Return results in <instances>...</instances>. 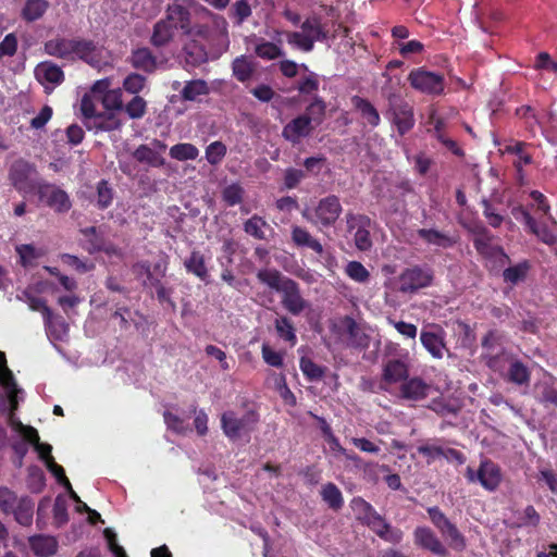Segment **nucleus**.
Masks as SVG:
<instances>
[{"mask_svg":"<svg viewBox=\"0 0 557 557\" xmlns=\"http://www.w3.org/2000/svg\"><path fill=\"white\" fill-rule=\"evenodd\" d=\"M114 191L108 181L101 180L97 184V206L104 210L109 208L113 201Z\"/></svg>","mask_w":557,"mask_h":557,"instance_id":"5fc2aeb1","label":"nucleus"},{"mask_svg":"<svg viewBox=\"0 0 557 557\" xmlns=\"http://www.w3.org/2000/svg\"><path fill=\"white\" fill-rule=\"evenodd\" d=\"M350 507L356 516V519L368 525L370 529L382 518V516L373 508V506L362 497H354L350 502Z\"/></svg>","mask_w":557,"mask_h":557,"instance_id":"a211bd4d","label":"nucleus"},{"mask_svg":"<svg viewBox=\"0 0 557 557\" xmlns=\"http://www.w3.org/2000/svg\"><path fill=\"white\" fill-rule=\"evenodd\" d=\"M61 260L69 267L74 268L79 273H87L95 268L94 263H87L81 260L78 257L70 253H63Z\"/></svg>","mask_w":557,"mask_h":557,"instance_id":"774afa93","label":"nucleus"},{"mask_svg":"<svg viewBox=\"0 0 557 557\" xmlns=\"http://www.w3.org/2000/svg\"><path fill=\"white\" fill-rule=\"evenodd\" d=\"M175 33V26L162 18L154 24L150 42L157 48L164 47L174 39Z\"/></svg>","mask_w":557,"mask_h":557,"instance_id":"bb28decb","label":"nucleus"},{"mask_svg":"<svg viewBox=\"0 0 557 557\" xmlns=\"http://www.w3.org/2000/svg\"><path fill=\"white\" fill-rule=\"evenodd\" d=\"M245 190L238 183L227 185L222 190V200L228 206L239 205L244 199Z\"/></svg>","mask_w":557,"mask_h":557,"instance_id":"864d4df0","label":"nucleus"},{"mask_svg":"<svg viewBox=\"0 0 557 557\" xmlns=\"http://www.w3.org/2000/svg\"><path fill=\"white\" fill-rule=\"evenodd\" d=\"M98 46L94 40L76 38L73 42V58L76 57L88 64L99 61Z\"/></svg>","mask_w":557,"mask_h":557,"instance_id":"b1692460","label":"nucleus"},{"mask_svg":"<svg viewBox=\"0 0 557 557\" xmlns=\"http://www.w3.org/2000/svg\"><path fill=\"white\" fill-rule=\"evenodd\" d=\"M319 78L318 75L313 72H310L308 75L301 77L297 83V90L300 95H312L319 89Z\"/></svg>","mask_w":557,"mask_h":557,"instance_id":"052dcab7","label":"nucleus"},{"mask_svg":"<svg viewBox=\"0 0 557 557\" xmlns=\"http://www.w3.org/2000/svg\"><path fill=\"white\" fill-rule=\"evenodd\" d=\"M132 157L141 164L151 168H162L165 164V159L159 151L152 149L149 145L141 144L133 152Z\"/></svg>","mask_w":557,"mask_h":557,"instance_id":"a878e982","label":"nucleus"},{"mask_svg":"<svg viewBox=\"0 0 557 557\" xmlns=\"http://www.w3.org/2000/svg\"><path fill=\"white\" fill-rule=\"evenodd\" d=\"M257 278L282 296L283 308L293 315H299L308 306L300 293L299 284L283 275L278 270H260Z\"/></svg>","mask_w":557,"mask_h":557,"instance_id":"f257e3e1","label":"nucleus"},{"mask_svg":"<svg viewBox=\"0 0 557 557\" xmlns=\"http://www.w3.org/2000/svg\"><path fill=\"white\" fill-rule=\"evenodd\" d=\"M99 101L107 111L123 110L121 88L110 89L106 95L99 97Z\"/></svg>","mask_w":557,"mask_h":557,"instance_id":"6e6d98bb","label":"nucleus"},{"mask_svg":"<svg viewBox=\"0 0 557 557\" xmlns=\"http://www.w3.org/2000/svg\"><path fill=\"white\" fill-rule=\"evenodd\" d=\"M165 21L175 26V30H182L188 35L191 32L190 12L182 4H170L165 11Z\"/></svg>","mask_w":557,"mask_h":557,"instance_id":"dca6fc26","label":"nucleus"},{"mask_svg":"<svg viewBox=\"0 0 557 557\" xmlns=\"http://www.w3.org/2000/svg\"><path fill=\"white\" fill-rule=\"evenodd\" d=\"M466 478L469 482H479L483 488L488 492H494L502 483L503 474L500 467L491 459L481 461L478 471L471 467L466 470Z\"/></svg>","mask_w":557,"mask_h":557,"instance_id":"0eeeda50","label":"nucleus"},{"mask_svg":"<svg viewBox=\"0 0 557 557\" xmlns=\"http://www.w3.org/2000/svg\"><path fill=\"white\" fill-rule=\"evenodd\" d=\"M145 86L146 77L137 73H131L123 81L124 90L135 96H138Z\"/></svg>","mask_w":557,"mask_h":557,"instance_id":"bf43d9fd","label":"nucleus"},{"mask_svg":"<svg viewBox=\"0 0 557 557\" xmlns=\"http://www.w3.org/2000/svg\"><path fill=\"white\" fill-rule=\"evenodd\" d=\"M232 16L237 24L244 23L251 14L252 10L247 0H238L232 7Z\"/></svg>","mask_w":557,"mask_h":557,"instance_id":"69168bd1","label":"nucleus"},{"mask_svg":"<svg viewBox=\"0 0 557 557\" xmlns=\"http://www.w3.org/2000/svg\"><path fill=\"white\" fill-rule=\"evenodd\" d=\"M409 376V367L401 359H389L385 362L382 372V381L387 384L404 382Z\"/></svg>","mask_w":557,"mask_h":557,"instance_id":"6ab92c4d","label":"nucleus"},{"mask_svg":"<svg viewBox=\"0 0 557 557\" xmlns=\"http://www.w3.org/2000/svg\"><path fill=\"white\" fill-rule=\"evenodd\" d=\"M541 522V516L532 505H528L522 511H515L513 518L506 522L510 529L536 528Z\"/></svg>","mask_w":557,"mask_h":557,"instance_id":"412c9836","label":"nucleus"},{"mask_svg":"<svg viewBox=\"0 0 557 557\" xmlns=\"http://www.w3.org/2000/svg\"><path fill=\"white\" fill-rule=\"evenodd\" d=\"M299 367L304 375L310 382L320 381L325 374V368L317 364L308 357H301L299 360Z\"/></svg>","mask_w":557,"mask_h":557,"instance_id":"3c124183","label":"nucleus"},{"mask_svg":"<svg viewBox=\"0 0 557 557\" xmlns=\"http://www.w3.org/2000/svg\"><path fill=\"white\" fill-rule=\"evenodd\" d=\"M300 27L301 32H288L286 37L289 45L305 52L312 51L315 41H326L330 39L329 30L317 17L307 18L301 23Z\"/></svg>","mask_w":557,"mask_h":557,"instance_id":"20e7f679","label":"nucleus"},{"mask_svg":"<svg viewBox=\"0 0 557 557\" xmlns=\"http://www.w3.org/2000/svg\"><path fill=\"white\" fill-rule=\"evenodd\" d=\"M198 156V148L189 143L176 144L170 148V157L177 161L195 160Z\"/></svg>","mask_w":557,"mask_h":557,"instance_id":"09e8293b","label":"nucleus"},{"mask_svg":"<svg viewBox=\"0 0 557 557\" xmlns=\"http://www.w3.org/2000/svg\"><path fill=\"white\" fill-rule=\"evenodd\" d=\"M525 146L527 144L524 141H515L512 145L506 147V151L508 153H512L519 157V162L515 164L519 172L521 171V164L528 165L533 161L532 156L524 152Z\"/></svg>","mask_w":557,"mask_h":557,"instance_id":"680f3d73","label":"nucleus"},{"mask_svg":"<svg viewBox=\"0 0 557 557\" xmlns=\"http://www.w3.org/2000/svg\"><path fill=\"white\" fill-rule=\"evenodd\" d=\"M387 114L400 136L409 133L416 124L413 107L400 96L388 97Z\"/></svg>","mask_w":557,"mask_h":557,"instance_id":"423d86ee","label":"nucleus"},{"mask_svg":"<svg viewBox=\"0 0 557 557\" xmlns=\"http://www.w3.org/2000/svg\"><path fill=\"white\" fill-rule=\"evenodd\" d=\"M37 195L40 202L53 209L58 213L67 212L71 207V200L66 191L50 183H40L37 185Z\"/></svg>","mask_w":557,"mask_h":557,"instance_id":"9b49d317","label":"nucleus"},{"mask_svg":"<svg viewBox=\"0 0 557 557\" xmlns=\"http://www.w3.org/2000/svg\"><path fill=\"white\" fill-rule=\"evenodd\" d=\"M493 239L494 235L492 233L482 238H473V246L476 252L486 259L503 258L509 262L510 258L506 253L505 249L499 245H494Z\"/></svg>","mask_w":557,"mask_h":557,"instance_id":"aec40b11","label":"nucleus"},{"mask_svg":"<svg viewBox=\"0 0 557 557\" xmlns=\"http://www.w3.org/2000/svg\"><path fill=\"white\" fill-rule=\"evenodd\" d=\"M260 422V413L255 404L245 401L240 410H226L221 414V429L230 441L250 436Z\"/></svg>","mask_w":557,"mask_h":557,"instance_id":"f03ea898","label":"nucleus"},{"mask_svg":"<svg viewBox=\"0 0 557 557\" xmlns=\"http://www.w3.org/2000/svg\"><path fill=\"white\" fill-rule=\"evenodd\" d=\"M184 267L188 273L194 274L203 282L208 281L209 272L201 251L193 250L189 257L185 259Z\"/></svg>","mask_w":557,"mask_h":557,"instance_id":"2f4dec72","label":"nucleus"},{"mask_svg":"<svg viewBox=\"0 0 557 557\" xmlns=\"http://www.w3.org/2000/svg\"><path fill=\"white\" fill-rule=\"evenodd\" d=\"M343 213V206L339 197L336 195H329L321 198L318 203L310 210L302 211V218L315 226L318 230L333 227Z\"/></svg>","mask_w":557,"mask_h":557,"instance_id":"7ed1b4c3","label":"nucleus"},{"mask_svg":"<svg viewBox=\"0 0 557 557\" xmlns=\"http://www.w3.org/2000/svg\"><path fill=\"white\" fill-rule=\"evenodd\" d=\"M434 273L431 268L413 265L405 269L399 275V292L412 294L432 285Z\"/></svg>","mask_w":557,"mask_h":557,"instance_id":"6e6552de","label":"nucleus"},{"mask_svg":"<svg viewBox=\"0 0 557 557\" xmlns=\"http://www.w3.org/2000/svg\"><path fill=\"white\" fill-rule=\"evenodd\" d=\"M17 502L16 494L13 491L5 486L0 487V510L3 513H11Z\"/></svg>","mask_w":557,"mask_h":557,"instance_id":"e2e57ef3","label":"nucleus"},{"mask_svg":"<svg viewBox=\"0 0 557 557\" xmlns=\"http://www.w3.org/2000/svg\"><path fill=\"white\" fill-rule=\"evenodd\" d=\"M416 546L440 557H448L449 550L430 527H417L413 531Z\"/></svg>","mask_w":557,"mask_h":557,"instance_id":"f8f14e48","label":"nucleus"},{"mask_svg":"<svg viewBox=\"0 0 557 557\" xmlns=\"http://www.w3.org/2000/svg\"><path fill=\"white\" fill-rule=\"evenodd\" d=\"M320 495L322 500L334 511H338L344 506L343 494L337 485L332 482L322 486Z\"/></svg>","mask_w":557,"mask_h":557,"instance_id":"c03bdc74","label":"nucleus"},{"mask_svg":"<svg viewBox=\"0 0 557 557\" xmlns=\"http://www.w3.org/2000/svg\"><path fill=\"white\" fill-rule=\"evenodd\" d=\"M292 240L297 247H307L318 255L323 253L322 244L314 238L305 227L294 225L292 227Z\"/></svg>","mask_w":557,"mask_h":557,"instance_id":"c85d7f7f","label":"nucleus"},{"mask_svg":"<svg viewBox=\"0 0 557 557\" xmlns=\"http://www.w3.org/2000/svg\"><path fill=\"white\" fill-rule=\"evenodd\" d=\"M49 7L47 0H26L21 16L28 23L35 22L45 15Z\"/></svg>","mask_w":557,"mask_h":557,"instance_id":"ea45409f","label":"nucleus"},{"mask_svg":"<svg viewBox=\"0 0 557 557\" xmlns=\"http://www.w3.org/2000/svg\"><path fill=\"white\" fill-rule=\"evenodd\" d=\"M209 94L208 84L203 79H194L185 84L181 96L186 101H195L197 97Z\"/></svg>","mask_w":557,"mask_h":557,"instance_id":"de8ad7c7","label":"nucleus"},{"mask_svg":"<svg viewBox=\"0 0 557 557\" xmlns=\"http://www.w3.org/2000/svg\"><path fill=\"white\" fill-rule=\"evenodd\" d=\"M506 379L508 382L519 386L529 385L531 372L521 360L515 359L509 363Z\"/></svg>","mask_w":557,"mask_h":557,"instance_id":"c9c22d12","label":"nucleus"},{"mask_svg":"<svg viewBox=\"0 0 557 557\" xmlns=\"http://www.w3.org/2000/svg\"><path fill=\"white\" fill-rule=\"evenodd\" d=\"M345 273L357 283H366L370 278V272L359 261H349L345 267Z\"/></svg>","mask_w":557,"mask_h":557,"instance_id":"4d7b16f0","label":"nucleus"},{"mask_svg":"<svg viewBox=\"0 0 557 557\" xmlns=\"http://www.w3.org/2000/svg\"><path fill=\"white\" fill-rule=\"evenodd\" d=\"M36 174V165L25 159L20 158L13 161L11 164L8 177L12 186L18 193H30L37 188L33 182V176Z\"/></svg>","mask_w":557,"mask_h":557,"instance_id":"1a4fd4ad","label":"nucleus"},{"mask_svg":"<svg viewBox=\"0 0 557 557\" xmlns=\"http://www.w3.org/2000/svg\"><path fill=\"white\" fill-rule=\"evenodd\" d=\"M343 324L346 327V332L349 336V345L355 348H364L368 346L369 338L360 330L354 318L346 315L343 320Z\"/></svg>","mask_w":557,"mask_h":557,"instance_id":"79ce46f5","label":"nucleus"},{"mask_svg":"<svg viewBox=\"0 0 557 557\" xmlns=\"http://www.w3.org/2000/svg\"><path fill=\"white\" fill-rule=\"evenodd\" d=\"M430 521L441 533L448 546L456 552H462L467 547L466 536L460 532L458 527L441 510L440 507L433 506L426 509Z\"/></svg>","mask_w":557,"mask_h":557,"instance_id":"39448f33","label":"nucleus"},{"mask_svg":"<svg viewBox=\"0 0 557 557\" xmlns=\"http://www.w3.org/2000/svg\"><path fill=\"white\" fill-rule=\"evenodd\" d=\"M552 225L546 223H539L536 220L534 224L528 230L531 234L535 235L537 239L547 246L557 245V222L552 215H546Z\"/></svg>","mask_w":557,"mask_h":557,"instance_id":"5701e85b","label":"nucleus"},{"mask_svg":"<svg viewBox=\"0 0 557 557\" xmlns=\"http://www.w3.org/2000/svg\"><path fill=\"white\" fill-rule=\"evenodd\" d=\"M244 232L258 240H265V230H272L270 224L260 215L253 214L243 224Z\"/></svg>","mask_w":557,"mask_h":557,"instance_id":"a19ab883","label":"nucleus"},{"mask_svg":"<svg viewBox=\"0 0 557 557\" xmlns=\"http://www.w3.org/2000/svg\"><path fill=\"white\" fill-rule=\"evenodd\" d=\"M74 39L58 37L45 42V52L60 59H73Z\"/></svg>","mask_w":557,"mask_h":557,"instance_id":"cd10ccee","label":"nucleus"},{"mask_svg":"<svg viewBox=\"0 0 557 557\" xmlns=\"http://www.w3.org/2000/svg\"><path fill=\"white\" fill-rule=\"evenodd\" d=\"M420 342L434 359H442L444 351H448L446 346V332L437 324L433 325L430 331L422 330L420 333Z\"/></svg>","mask_w":557,"mask_h":557,"instance_id":"4468645a","label":"nucleus"},{"mask_svg":"<svg viewBox=\"0 0 557 557\" xmlns=\"http://www.w3.org/2000/svg\"><path fill=\"white\" fill-rule=\"evenodd\" d=\"M351 102L355 109L361 114L362 119L366 120L371 127L380 125V113L368 99L360 96H354L351 98Z\"/></svg>","mask_w":557,"mask_h":557,"instance_id":"c756f323","label":"nucleus"},{"mask_svg":"<svg viewBox=\"0 0 557 557\" xmlns=\"http://www.w3.org/2000/svg\"><path fill=\"white\" fill-rule=\"evenodd\" d=\"M481 206L483 208V215L487 220V223L494 228L499 227L504 222L503 215L496 211L494 206L487 199H483L481 201Z\"/></svg>","mask_w":557,"mask_h":557,"instance_id":"0e129e2a","label":"nucleus"},{"mask_svg":"<svg viewBox=\"0 0 557 557\" xmlns=\"http://www.w3.org/2000/svg\"><path fill=\"white\" fill-rule=\"evenodd\" d=\"M28 543L33 553L39 557H50L58 550V541L50 535H33L28 539Z\"/></svg>","mask_w":557,"mask_h":557,"instance_id":"4be33fe9","label":"nucleus"},{"mask_svg":"<svg viewBox=\"0 0 557 557\" xmlns=\"http://www.w3.org/2000/svg\"><path fill=\"white\" fill-rule=\"evenodd\" d=\"M34 506L35 504L30 497L23 496L18 499L11 513L14 515L17 523L24 527H28L33 522Z\"/></svg>","mask_w":557,"mask_h":557,"instance_id":"e433bc0d","label":"nucleus"},{"mask_svg":"<svg viewBox=\"0 0 557 557\" xmlns=\"http://www.w3.org/2000/svg\"><path fill=\"white\" fill-rule=\"evenodd\" d=\"M38 79L52 84H61L64 81V73L58 65L51 62H42L35 70Z\"/></svg>","mask_w":557,"mask_h":557,"instance_id":"a18cd8bd","label":"nucleus"},{"mask_svg":"<svg viewBox=\"0 0 557 557\" xmlns=\"http://www.w3.org/2000/svg\"><path fill=\"white\" fill-rule=\"evenodd\" d=\"M226 151L222 141H213L206 148V159L211 165H216L224 159Z\"/></svg>","mask_w":557,"mask_h":557,"instance_id":"13d9d810","label":"nucleus"},{"mask_svg":"<svg viewBox=\"0 0 557 557\" xmlns=\"http://www.w3.org/2000/svg\"><path fill=\"white\" fill-rule=\"evenodd\" d=\"M255 71L256 65L247 55H239L232 62L233 76L240 83L249 81Z\"/></svg>","mask_w":557,"mask_h":557,"instance_id":"58836bf2","label":"nucleus"},{"mask_svg":"<svg viewBox=\"0 0 557 557\" xmlns=\"http://www.w3.org/2000/svg\"><path fill=\"white\" fill-rule=\"evenodd\" d=\"M325 113H326L325 101L321 97L314 96L313 99L311 100V102L306 107V111H305L304 115L308 116V119H310V122L314 126H319L323 122V120L325 117Z\"/></svg>","mask_w":557,"mask_h":557,"instance_id":"49530a36","label":"nucleus"},{"mask_svg":"<svg viewBox=\"0 0 557 557\" xmlns=\"http://www.w3.org/2000/svg\"><path fill=\"white\" fill-rule=\"evenodd\" d=\"M89 129L94 128L96 132H112L120 129L122 126L121 120L113 111L99 112L94 119L92 124H85Z\"/></svg>","mask_w":557,"mask_h":557,"instance_id":"473e14b6","label":"nucleus"},{"mask_svg":"<svg viewBox=\"0 0 557 557\" xmlns=\"http://www.w3.org/2000/svg\"><path fill=\"white\" fill-rule=\"evenodd\" d=\"M314 127L308 116L300 114L283 127L282 136L293 144H298L301 138L308 137Z\"/></svg>","mask_w":557,"mask_h":557,"instance_id":"2eb2a0df","label":"nucleus"},{"mask_svg":"<svg viewBox=\"0 0 557 557\" xmlns=\"http://www.w3.org/2000/svg\"><path fill=\"white\" fill-rule=\"evenodd\" d=\"M408 81L412 88L429 95H441L444 91V76L438 73L416 69L409 73Z\"/></svg>","mask_w":557,"mask_h":557,"instance_id":"9d476101","label":"nucleus"},{"mask_svg":"<svg viewBox=\"0 0 557 557\" xmlns=\"http://www.w3.org/2000/svg\"><path fill=\"white\" fill-rule=\"evenodd\" d=\"M133 67L152 73L157 67V59L149 48H138L131 55Z\"/></svg>","mask_w":557,"mask_h":557,"instance_id":"72a5a7b5","label":"nucleus"},{"mask_svg":"<svg viewBox=\"0 0 557 557\" xmlns=\"http://www.w3.org/2000/svg\"><path fill=\"white\" fill-rule=\"evenodd\" d=\"M431 385L419 376L404 381L400 385V396L408 400H422L428 397Z\"/></svg>","mask_w":557,"mask_h":557,"instance_id":"f3484780","label":"nucleus"},{"mask_svg":"<svg viewBox=\"0 0 557 557\" xmlns=\"http://www.w3.org/2000/svg\"><path fill=\"white\" fill-rule=\"evenodd\" d=\"M257 57L263 60H275L284 55V51L274 42L260 39L255 47Z\"/></svg>","mask_w":557,"mask_h":557,"instance_id":"8fccbe9b","label":"nucleus"},{"mask_svg":"<svg viewBox=\"0 0 557 557\" xmlns=\"http://www.w3.org/2000/svg\"><path fill=\"white\" fill-rule=\"evenodd\" d=\"M419 238L429 245L441 248H451L457 244V238L434 228H419L417 231Z\"/></svg>","mask_w":557,"mask_h":557,"instance_id":"393cba45","label":"nucleus"},{"mask_svg":"<svg viewBox=\"0 0 557 557\" xmlns=\"http://www.w3.org/2000/svg\"><path fill=\"white\" fill-rule=\"evenodd\" d=\"M532 264L529 260H522L515 265L508 267L503 271V280L510 285H518L527 280Z\"/></svg>","mask_w":557,"mask_h":557,"instance_id":"f704fd0d","label":"nucleus"},{"mask_svg":"<svg viewBox=\"0 0 557 557\" xmlns=\"http://www.w3.org/2000/svg\"><path fill=\"white\" fill-rule=\"evenodd\" d=\"M347 226L349 230L357 228L354 235L355 246L360 251H368L372 247L370 235L371 220L364 214H354L351 212L346 215Z\"/></svg>","mask_w":557,"mask_h":557,"instance_id":"ddd939ff","label":"nucleus"},{"mask_svg":"<svg viewBox=\"0 0 557 557\" xmlns=\"http://www.w3.org/2000/svg\"><path fill=\"white\" fill-rule=\"evenodd\" d=\"M123 110L129 119L139 120L147 113V101L140 96H134L125 106Z\"/></svg>","mask_w":557,"mask_h":557,"instance_id":"603ef678","label":"nucleus"},{"mask_svg":"<svg viewBox=\"0 0 557 557\" xmlns=\"http://www.w3.org/2000/svg\"><path fill=\"white\" fill-rule=\"evenodd\" d=\"M277 336L292 347L297 343L296 329L293 321L286 315H280L274 320Z\"/></svg>","mask_w":557,"mask_h":557,"instance_id":"37998d69","label":"nucleus"},{"mask_svg":"<svg viewBox=\"0 0 557 557\" xmlns=\"http://www.w3.org/2000/svg\"><path fill=\"white\" fill-rule=\"evenodd\" d=\"M536 399L544 406L557 407V381L553 377L541 381L535 386Z\"/></svg>","mask_w":557,"mask_h":557,"instance_id":"7c9ffc66","label":"nucleus"},{"mask_svg":"<svg viewBox=\"0 0 557 557\" xmlns=\"http://www.w3.org/2000/svg\"><path fill=\"white\" fill-rule=\"evenodd\" d=\"M371 530L382 540L398 544L403 541L404 533L400 529L392 527L385 519L382 517L380 521L375 522L374 525L371 527Z\"/></svg>","mask_w":557,"mask_h":557,"instance_id":"4c0bfd02","label":"nucleus"},{"mask_svg":"<svg viewBox=\"0 0 557 557\" xmlns=\"http://www.w3.org/2000/svg\"><path fill=\"white\" fill-rule=\"evenodd\" d=\"M18 47L17 37L14 33H10L4 36L0 42V60L4 57L15 55Z\"/></svg>","mask_w":557,"mask_h":557,"instance_id":"338daca9","label":"nucleus"}]
</instances>
